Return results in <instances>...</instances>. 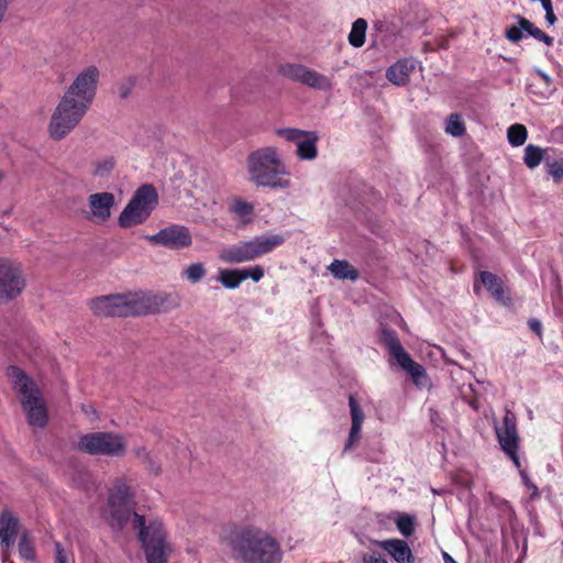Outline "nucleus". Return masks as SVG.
I'll list each match as a JSON object with an SVG mask.
<instances>
[{"label":"nucleus","instance_id":"41","mask_svg":"<svg viewBox=\"0 0 563 563\" xmlns=\"http://www.w3.org/2000/svg\"><path fill=\"white\" fill-rule=\"evenodd\" d=\"M241 271L242 276H245V279L251 278L255 283L260 282L264 276V269L260 265Z\"/></svg>","mask_w":563,"mask_h":563},{"label":"nucleus","instance_id":"5","mask_svg":"<svg viewBox=\"0 0 563 563\" xmlns=\"http://www.w3.org/2000/svg\"><path fill=\"white\" fill-rule=\"evenodd\" d=\"M7 376L26 415L27 423L32 427L44 428L48 419L47 408L36 383L15 365L7 367Z\"/></svg>","mask_w":563,"mask_h":563},{"label":"nucleus","instance_id":"34","mask_svg":"<svg viewBox=\"0 0 563 563\" xmlns=\"http://www.w3.org/2000/svg\"><path fill=\"white\" fill-rule=\"evenodd\" d=\"M19 554L21 558L34 561L35 560V549L33 545V541L30 539L29 534L26 532H23L19 540Z\"/></svg>","mask_w":563,"mask_h":563},{"label":"nucleus","instance_id":"10","mask_svg":"<svg viewBox=\"0 0 563 563\" xmlns=\"http://www.w3.org/2000/svg\"><path fill=\"white\" fill-rule=\"evenodd\" d=\"M99 77L98 67L88 66L78 74L63 97L88 110L95 99Z\"/></svg>","mask_w":563,"mask_h":563},{"label":"nucleus","instance_id":"20","mask_svg":"<svg viewBox=\"0 0 563 563\" xmlns=\"http://www.w3.org/2000/svg\"><path fill=\"white\" fill-rule=\"evenodd\" d=\"M544 167L555 183H561L563 180V152L548 147Z\"/></svg>","mask_w":563,"mask_h":563},{"label":"nucleus","instance_id":"13","mask_svg":"<svg viewBox=\"0 0 563 563\" xmlns=\"http://www.w3.org/2000/svg\"><path fill=\"white\" fill-rule=\"evenodd\" d=\"M495 429L497 440L504 452L518 451L520 438L517 429V417L512 411L507 409L503 418L501 426L496 427Z\"/></svg>","mask_w":563,"mask_h":563},{"label":"nucleus","instance_id":"6","mask_svg":"<svg viewBox=\"0 0 563 563\" xmlns=\"http://www.w3.org/2000/svg\"><path fill=\"white\" fill-rule=\"evenodd\" d=\"M283 234H261L225 249L220 258L225 263H244L269 254L285 243Z\"/></svg>","mask_w":563,"mask_h":563},{"label":"nucleus","instance_id":"2","mask_svg":"<svg viewBox=\"0 0 563 563\" xmlns=\"http://www.w3.org/2000/svg\"><path fill=\"white\" fill-rule=\"evenodd\" d=\"M179 306L177 294L170 292H125L99 296L88 302L97 317L129 318L167 312Z\"/></svg>","mask_w":563,"mask_h":563},{"label":"nucleus","instance_id":"12","mask_svg":"<svg viewBox=\"0 0 563 563\" xmlns=\"http://www.w3.org/2000/svg\"><path fill=\"white\" fill-rule=\"evenodd\" d=\"M146 239L155 245H162L169 250H183L192 244V236L189 229L180 224H169Z\"/></svg>","mask_w":563,"mask_h":563},{"label":"nucleus","instance_id":"37","mask_svg":"<svg viewBox=\"0 0 563 563\" xmlns=\"http://www.w3.org/2000/svg\"><path fill=\"white\" fill-rule=\"evenodd\" d=\"M349 406L351 411L352 426L362 427L364 421V412L357 402L355 396L350 395L349 397Z\"/></svg>","mask_w":563,"mask_h":563},{"label":"nucleus","instance_id":"3","mask_svg":"<svg viewBox=\"0 0 563 563\" xmlns=\"http://www.w3.org/2000/svg\"><path fill=\"white\" fill-rule=\"evenodd\" d=\"M231 556L243 563H282L284 552L279 541L254 525L233 526L221 537Z\"/></svg>","mask_w":563,"mask_h":563},{"label":"nucleus","instance_id":"8","mask_svg":"<svg viewBox=\"0 0 563 563\" xmlns=\"http://www.w3.org/2000/svg\"><path fill=\"white\" fill-rule=\"evenodd\" d=\"M86 112L84 107L63 97L48 123L49 137L54 141L65 139L81 121Z\"/></svg>","mask_w":563,"mask_h":563},{"label":"nucleus","instance_id":"46","mask_svg":"<svg viewBox=\"0 0 563 563\" xmlns=\"http://www.w3.org/2000/svg\"><path fill=\"white\" fill-rule=\"evenodd\" d=\"M528 325L532 332H534L539 338H542V324L538 319H529Z\"/></svg>","mask_w":563,"mask_h":563},{"label":"nucleus","instance_id":"11","mask_svg":"<svg viewBox=\"0 0 563 563\" xmlns=\"http://www.w3.org/2000/svg\"><path fill=\"white\" fill-rule=\"evenodd\" d=\"M25 287L21 271L9 260L0 258V302L18 297Z\"/></svg>","mask_w":563,"mask_h":563},{"label":"nucleus","instance_id":"7","mask_svg":"<svg viewBox=\"0 0 563 563\" xmlns=\"http://www.w3.org/2000/svg\"><path fill=\"white\" fill-rule=\"evenodd\" d=\"M158 205V195L152 184L140 186L119 216L121 228H131L144 223Z\"/></svg>","mask_w":563,"mask_h":563},{"label":"nucleus","instance_id":"45","mask_svg":"<svg viewBox=\"0 0 563 563\" xmlns=\"http://www.w3.org/2000/svg\"><path fill=\"white\" fill-rule=\"evenodd\" d=\"M363 563H388L379 553L373 552L363 556Z\"/></svg>","mask_w":563,"mask_h":563},{"label":"nucleus","instance_id":"23","mask_svg":"<svg viewBox=\"0 0 563 563\" xmlns=\"http://www.w3.org/2000/svg\"><path fill=\"white\" fill-rule=\"evenodd\" d=\"M398 365L405 369L411 377L415 385L418 387H424L427 384V373L422 365L415 362L409 353L399 360Z\"/></svg>","mask_w":563,"mask_h":563},{"label":"nucleus","instance_id":"24","mask_svg":"<svg viewBox=\"0 0 563 563\" xmlns=\"http://www.w3.org/2000/svg\"><path fill=\"white\" fill-rule=\"evenodd\" d=\"M302 85H305L309 88H312V89L323 90V91H328L333 88V81L330 77H328L323 74H320L317 70L311 69L309 67L306 71V77H305Z\"/></svg>","mask_w":563,"mask_h":563},{"label":"nucleus","instance_id":"17","mask_svg":"<svg viewBox=\"0 0 563 563\" xmlns=\"http://www.w3.org/2000/svg\"><path fill=\"white\" fill-rule=\"evenodd\" d=\"M229 213L238 222V228H245L254 221L255 205L241 197H233L228 206Z\"/></svg>","mask_w":563,"mask_h":563},{"label":"nucleus","instance_id":"9","mask_svg":"<svg viewBox=\"0 0 563 563\" xmlns=\"http://www.w3.org/2000/svg\"><path fill=\"white\" fill-rule=\"evenodd\" d=\"M79 451L90 455H104L121 457L126 452L124 438L114 432H91L81 435L78 440Z\"/></svg>","mask_w":563,"mask_h":563},{"label":"nucleus","instance_id":"49","mask_svg":"<svg viewBox=\"0 0 563 563\" xmlns=\"http://www.w3.org/2000/svg\"><path fill=\"white\" fill-rule=\"evenodd\" d=\"M545 20L551 25L555 23L556 16H555L553 10H548V12H545Z\"/></svg>","mask_w":563,"mask_h":563},{"label":"nucleus","instance_id":"21","mask_svg":"<svg viewBox=\"0 0 563 563\" xmlns=\"http://www.w3.org/2000/svg\"><path fill=\"white\" fill-rule=\"evenodd\" d=\"M380 342L383 345L388 349L390 355L398 362L402 358V356L407 355L408 353L405 351L404 346L401 345L398 335L395 330L389 328H383L380 330Z\"/></svg>","mask_w":563,"mask_h":563},{"label":"nucleus","instance_id":"26","mask_svg":"<svg viewBox=\"0 0 563 563\" xmlns=\"http://www.w3.org/2000/svg\"><path fill=\"white\" fill-rule=\"evenodd\" d=\"M548 147L541 148L540 146L529 144L525 148L523 163L530 169L536 168L541 162L544 163Z\"/></svg>","mask_w":563,"mask_h":563},{"label":"nucleus","instance_id":"43","mask_svg":"<svg viewBox=\"0 0 563 563\" xmlns=\"http://www.w3.org/2000/svg\"><path fill=\"white\" fill-rule=\"evenodd\" d=\"M142 464L145 470L154 476H158L162 472L161 464L156 462L151 454L145 456Z\"/></svg>","mask_w":563,"mask_h":563},{"label":"nucleus","instance_id":"30","mask_svg":"<svg viewBox=\"0 0 563 563\" xmlns=\"http://www.w3.org/2000/svg\"><path fill=\"white\" fill-rule=\"evenodd\" d=\"M367 22L363 18L356 19L349 34V43L354 47H361L365 43Z\"/></svg>","mask_w":563,"mask_h":563},{"label":"nucleus","instance_id":"18","mask_svg":"<svg viewBox=\"0 0 563 563\" xmlns=\"http://www.w3.org/2000/svg\"><path fill=\"white\" fill-rule=\"evenodd\" d=\"M19 532V519L11 511L3 510L0 515V542L3 547L13 545Z\"/></svg>","mask_w":563,"mask_h":563},{"label":"nucleus","instance_id":"1","mask_svg":"<svg viewBox=\"0 0 563 563\" xmlns=\"http://www.w3.org/2000/svg\"><path fill=\"white\" fill-rule=\"evenodd\" d=\"M136 487V479L132 476H117L108 489L101 517L113 531H122L131 522L146 563H168L173 548L167 539V531L162 520L155 518L147 521L144 515L135 511Z\"/></svg>","mask_w":563,"mask_h":563},{"label":"nucleus","instance_id":"51","mask_svg":"<svg viewBox=\"0 0 563 563\" xmlns=\"http://www.w3.org/2000/svg\"><path fill=\"white\" fill-rule=\"evenodd\" d=\"M543 9L545 12H548V10H553L552 8V0H540Z\"/></svg>","mask_w":563,"mask_h":563},{"label":"nucleus","instance_id":"28","mask_svg":"<svg viewBox=\"0 0 563 563\" xmlns=\"http://www.w3.org/2000/svg\"><path fill=\"white\" fill-rule=\"evenodd\" d=\"M218 280L227 289H235L245 280V276H242L241 269L222 268L219 271Z\"/></svg>","mask_w":563,"mask_h":563},{"label":"nucleus","instance_id":"39","mask_svg":"<svg viewBox=\"0 0 563 563\" xmlns=\"http://www.w3.org/2000/svg\"><path fill=\"white\" fill-rule=\"evenodd\" d=\"M54 548L56 563H74V554L70 550H66L58 541L54 543Z\"/></svg>","mask_w":563,"mask_h":563},{"label":"nucleus","instance_id":"54","mask_svg":"<svg viewBox=\"0 0 563 563\" xmlns=\"http://www.w3.org/2000/svg\"><path fill=\"white\" fill-rule=\"evenodd\" d=\"M4 179V173L0 169V183Z\"/></svg>","mask_w":563,"mask_h":563},{"label":"nucleus","instance_id":"50","mask_svg":"<svg viewBox=\"0 0 563 563\" xmlns=\"http://www.w3.org/2000/svg\"><path fill=\"white\" fill-rule=\"evenodd\" d=\"M7 8H8L7 0H0V22L2 21L3 16H4Z\"/></svg>","mask_w":563,"mask_h":563},{"label":"nucleus","instance_id":"40","mask_svg":"<svg viewBox=\"0 0 563 563\" xmlns=\"http://www.w3.org/2000/svg\"><path fill=\"white\" fill-rule=\"evenodd\" d=\"M523 27L521 25H511L505 32V36L511 43H518L523 38Z\"/></svg>","mask_w":563,"mask_h":563},{"label":"nucleus","instance_id":"29","mask_svg":"<svg viewBox=\"0 0 563 563\" xmlns=\"http://www.w3.org/2000/svg\"><path fill=\"white\" fill-rule=\"evenodd\" d=\"M518 24L523 27L525 32H527L529 35L534 37L536 40L543 42L548 46H552L554 38L547 33H544L542 30L537 27L532 22H530L528 19L518 15Z\"/></svg>","mask_w":563,"mask_h":563},{"label":"nucleus","instance_id":"52","mask_svg":"<svg viewBox=\"0 0 563 563\" xmlns=\"http://www.w3.org/2000/svg\"><path fill=\"white\" fill-rule=\"evenodd\" d=\"M444 563H457L448 552H443Z\"/></svg>","mask_w":563,"mask_h":563},{"label":"nucleus","instance_id":"33","mask_svg":"<svg viewBox=\"0 0 563 563\" xmlns=\"http://www.w3.org/2000/svg\"><path fill=\"white\" fill-rule=\"evenodd\" d=\"M528 136L527 128L522 124L515 123L508 128L507 137L512 146L523 145Z\"/></svg>","mask_w":563,"mask_h":563},{"label":"nucleus","instance_id":"42","mask_svg":"<svg viewBox=\"0 0 563 563\" xmlns=\"http://www.w3.org/2000/svg\"><path fill=\"white\" fill-rule=\"evenodd\" d=\"M362 427L351 426L344 451L352 449L361 439Z\"/></svg>","mask_w":563,"mask_h":563},{"label":"nucleus","instance_id":"15","mask_svg":"<svg viewBox=\"0 0 563 563\" xmlns=\"http://www.w3.org/2000/svg\"><path fill=\"white\" fill-rule=\"evenodd\" d=\"M374 543L387 552L396 563H416V558L406 540L393 538Z\"/></svg>","mask_w":563,"mask_h":563},{"label":"nucleus","instance_id":"16","mask_svg":"<svg viewBox=\"0 0 563 563\" xmlns=\"http://www.w3.org/2000/svg\"><path fill=\"white\" fill-rule=\"evenodd\" d=\"M90 212L95 219L106 222L111 217V209L115 203V197L112 192H97L88 197Z\"/></svg>","mask_w":563,"mask_h":563},{"label":"nucleus","instance_id":"32","mask_svg":"<svg viewBox=\"0 0 563 563\" xmlns=\"http://www.w3.org/2000/svg\"><path fill=\"white\" fill-rule=\"evenodd\" d=\"M395 525L398 531L405 537L409 538L415 533V518L405 512H398L395 518Z\"/></svg>","mask_w":563,"mask_h":563},{"label":"nucleus","instance_id":"25","mask_svg":"<svg viewBox=\"0 0 563 563\" xmlns=\"http://www.w3.org/2000/svg\"><path fill=\"white\" fill-rule=\"evenodd\" d=\"M329 269L331 274L338 279L356 280L360 276L358 271L354 268L347 261L334 260L330 264Z\"/></svg>","mask_w":563,"mask_h":563},{"label":"nucleus","instance_id":"27","mask_svg":"<svg viewBox=\"0 0 563 563\" xmlns=\"http://www.w3.org/2000/svg\"><path fill=\"white\" fill-rule=\"evenodd\" d=\"M308 67L301 64L287 63L278 67V73L292 81L303 84Z\"/></svg>","mask_w":563,"mask_h":563},{"label":"nucleus","instance_id":"35","mask_svg":"<svg viewBox=\"0 0 563 563\" xmlns=\"http://www.w3.org/2000/svg\"><path fill=\"white\" fill-rule=\"evenodd\" d=\"M465 125L457 113H451L446 120L445 132L453 136H462L465 134Z\"/></svg>","mask_w":563,"mask_h":563},{"label":"nucleus","instance_id":"4","mask_svg":"<svg viewBox=\"0 0 563 563\" xmlns=\"http://www.w3.org/2000/svg\"><path fill=\"white\" fill-rule=\"evenodd\" d=\"M250 180L257 187L288 188L289 173L273 146H266L251 152L246 158Z\"/></svg>","mask_w":563,"mask_h":563},{"label":"nucleus","instance_id":"38","mask_svg":"<svg viewBox=\"0 0 563 563\" xmlns=\"http://www.w3.org/2000/svg\"><path fill=\"white\" fill-rule=\"evenodd\" d=\"M307 132L308 131H303L300 129L286 128L277 130V135L284 137L289 142L298 143V141H300L307 134Z\"/></svg>","mask_w":563,"mask_h":563},{"label":"nucleus","instance_id":"48","mask_svg":"<svg viewBox=\"0 0 563 563\" xmlns=\"http://www.w3.org/2000/svg\"><path fill=\"white\" fill-rule=\"evenodd\" d=\"M134 452H135V456L139 457L142 463H143V460L145 459V456L151 454L144 446L135 449Z\"/></svg>","mask_w":563,"mask_h":563},{"label":"nucleus","instance_id":"22","mask_svg":"<svg viewBox=\"0 0 563 563\" xmlns=\"http://www.w3.org/2000/svg\"><path fill=\"white\" fill-rule=\"evenodd\" d=\"M319 135L314 131H308L307 134L297 143V155L300 159L312 161L318 155L317 143Z\"/></svg>","mask_w":563,"mask_h":563},{"label":"nucleus","instance_id":"53","mask_svg":"<svg viewBox=\"0 0 563 563\" xmlns=\"http://www.w3.org/2000/svg\"><path fill=\"white\" fill-rule=\"evenodd\" d=\"M556 295H558L559 299L561 300L562 299V295H563V290H562V285H561V282H560L559 278H558V285H556Z\"/></svg>","mask_w":563,"mask_h":563},{"label":"nucleus","instance_id":"36","mask_svg":"<svg viewBox=\"0 0 563 563\" xmlns=\"http://www.w3.org/2000/svg\"><path fill=\"white\" fill-rule=\"evenodd\" d=\"M206 268L202 263H192L185 271L184 276L192 284L200 282L206 276Z\"/></svg>","mask_w":563,"mask_h":563},{"label":"nucleus","instance_id":"44","mask_svg":"<svg viewBox=\"0 0 563 563\" xmlns=\"http://www.w3.org/2000/svg\"><path fill=\"white\" fill-rule=\"evenodd\" d=\"M520 475H521V478H522V482H523L525 486L527 487V489L530 493V498L531 499L540 498V493H539L538 486L530 481V478L527 475V473L525 471H521Z\"/></svg>","mask_w":563,"mask_h":563},{"label":"nucleus","instance_id":"14","mask_svg":"<svg viewBox=\"0 0 563 563\" xmlns=\"http://www.w3.org/2000/svg\"><path fill=\"white\" fill-rule=\"evenodd\" d=\"M482 284L486 290L490 294V296L498 302L507 306L510 303L511 299L506 295L505 286L499 276L493 274L488 271H481L476 276L473 285L474 292L478 294L481 291Z\"/></svg>","mask_w":563,"mask_h":563},{"label":"nucleus","instance_id":"31","mask_svg":"<svg viewBox=\"0 0 563 563\" xmlns=\"http://www.w3.org/2000/svg\"><path fill=\"white\" fill-rule=\"evenodd\" d=\"M115 164L117 162L112 156L98 159L92 163V175L98 178H106L112 173Z\"/></svg>","mask_w":563,"mask_h":563},{"label":"nucleus","instance_id":"47","mask_svg":"<svg viewBox=\"0 0 563 563\" xmlns=\"http://www.w3.org/2000/svg\"><path fill=\"white\" fill-rule=\"evenodd\" d=\"M505 453L514 462V464H515V466L517 468L521 467V463H520V460H519V456H518V451H514V452L505 451Z\"/></svg>","mask_w":563,"mask_h":563},{"label":"nucleus","instance_id":"19","mask_svg":"<svg viewBox=\"0 0 563 563\" xmlns=\"http://www.w3.org/2000/svg\"><path fill=\"white\" fill-rule=\"evenodd\" d=\"M415 63L412 59H399L387 68L386 78L396 86H404L409 81Z\"/></svg>","mask_w":563,"mask_h":563}]
</instances>
